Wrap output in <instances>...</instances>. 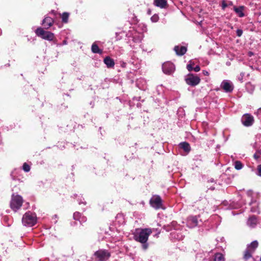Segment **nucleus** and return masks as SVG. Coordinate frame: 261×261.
Here are the masks:
<instances>
[{
	"label": "nucleus",
	"mask_w": 261,
	"mask_h": 261,
	"mask_svg": "<svg viewBox=\"0 0 261 261\" xmlns=\"http://www.w3.org/2000/svg\"><path fill=\"white\" fill-rule=\"evenodd\" d=\"M152 232L150 228L137 229L134 233V239L142 244L146 243Z\"/></svg>",
	"instance_id": "f257e3e1"
},
{
	"label": "nucleus",
	"mask_w": 261,
	"mask_h": 261,
	"mask_svg": "<svg viewBox=\"0 0 261 261\" xmlns=\"http://www.w3.org/2000/svg\"><path fill=\"white\" fill-rule=\"evenodd\" d=\"M36 222L37 217L36 214L31 212L25 213L22 218V223L25 226L31 227L34 225Z\"/></svg>",
	"instance_id": "f03ea898"
},
{
	"label": "nucleus",
	"mask_w": 261,
	"mask_h": 261,
	"mask_svg": "<svg viewBox=\"0 0 261 261\" xmlns=\"http://www.w3.org/2000/svg\"><path fill=\"white\" fill-rule=\"evenodd\" d=\"M23 203L22 197L19 195L13 194L10 203L11 208L14 212H16L22 206Z\"/></svg>",
	"instance_id": "7ed1b4c3"
},
{
	"label": "nucleus",
	"mask_w": 261,
	"mask_h": 261,
	"mask_svg": "<svg viewBox=\"0 0 261 261\" xmlns=\"http://www.w3.org/2000/svg\"><path fill=\"white\" fill-rule=\"evenodd\" d=\"M258 246V243L257 241H254L247 245L243 256V259L245 261H247L248 259L252 257V254L254 252Z\"/></svg>",
	"instance_id": "20e7f679"
},
{
	"label": "nucleus",
	"mask_w": 261,
	"mask_h": 261,
	"mask_svg": "<svg viewBox=\"0 0 261 261\" xmlns=\"http://www.w3.org/2000/svg\"><path fill=\"white\" fill-rule=\"evenodd\" d=\"M36 34L42 39L52 41L54 38V34L50 32L45 31L42 28H38L35 31Z\"/></svg>",
	"instance_id": "39448f33"
},
{
	"label": "nucleus",
	"mask_w": 261,
	"mask_h": 261,
	"mask_svg": "<svg viewBox=\"0 0 261 261\" xmlns=\"http://www.w3.org/2000/svg\"><path fill=\"white\" fill-rule=\"evenodd\" d=\"M185 80L188 85L193 87L198 85L200 82V79L198 75L191 73L185 76Z\"/></svg>",
	"instance_id": "423d86ee"
},
{
	"label": "nucleus",
	"mask_w": 261,
	"mask_h": 261,
	"mask_svg": "<svg viewBox=\"0 0 261 261\" xmlns=\"http://www.w3.org/2000/svg\"><path fill=\"white\" fill-rule=\"evenodd\" d=\"M110 253L106 249H99L94 253V256L99 261H106L110 257Z\"/></svg>",
	"instance_id": "0eeeda50"
},
{
	"label": "nucleus",
	"mask_w": 261,
	"mask_h": 261,
	"mask_svg": "<svg viewBox=\"0 0 261 261\" xmlns=\"http://www.w3.org/2000/svg\"><path fill=\"white\" fill-rule=\"evenodd\" d=\"M150 204L154 208L159 209L162 207V200L159 195H154L150 200Z\"/></svg>",
	"instance_id": "6e6552de"
},
{
	"label": "nucleus",
	"mask_w": 261,
	"mask_h": 261,
	"mask_svg": "<svg viewBox=\"0 0 261 261\" xmlns=\"http://www.w3.org/2000/svg\"><path fill=\"white\" fill-rule=\"evenodd\" d=\"M162 70L164 73L171 74L174 71L175 66L172 63L167 62L163 64Z\"/></svg>",
	"instance_id": "1a4fd4ad"
},
{
	"label": "nucleus",
	"mask_w": 261,
	"mask_h": 261,
	"mask_svg": "<svg viewBox=\"0 0 261 261\" xmlns=\"http://www.w3.org/2000/svg\"><path fill=\"white\" fill-rule=\"evenodd\" d=\"M241 121L244 126H250L254 123V118L249 114H245L242 116Z\"/></svg>",
	"instance_id": "9d476101"
},
{
	"label": "nucleus",
	"mask_w": 261,
	"mask_h": 261,
	"mask_svg": "<svg viewBox=\"0 0 261 261\" xmlns=\"http://www.w3.org/2000/svg\"><path fill=\"white\" fill-rule=\"evenodd\" d=\"M221 87L226 92H230L233 89V84L228 80H224L221 84Z\"/></svg>",
	"instance_id": "9b49d317"
},
{
	"label": "nucleus",
	"mask_w": 261,
	"mask_h": 261,
	"mask_svg": "<svg viewBox=\"0 0 261 261\" xmlns=\"http://www.w3.org/2000/svg\"><path fill=\"white\" fill-rule=\"evenodd\" d=\"M187 224L189 227L193 228L198 225V219L196 216H190L188 218Z\"/></svg>",
	"instance_id": "f8f14e48"
},
{
	"label": "nucleus",
	"mask_w": 261,
	"mask_h": 261,
	"mask_svg": "<svg viewBox=\"0 0 261 261\" xmlns=\"http://www.w3.org/2000/svg\"><path fill=\"white\" fill-rule=\"evenodd\" d=\"M54 19L50 17H46L42 21V24L44 25L45 29L49 28L53 24Z\"/></svg>",
	"instance_id": "ddd939ff"
},
{
	"label": "nucleus",
	"mask_w": 261,
	"mask_h": 261,
	"mask_svg": "<svg viewBox=\"0 0 261 261\" xmlns=\"http://www.w3.org/2000/svg\"><path fill=\"white\" fill-rule=\"evenodd\" d=\"M153 5L161 9L166 8L168 5L167 0H154Z\"/></svg>",
	"instance_id": "4468645a"
},
{
	"label": "nucleus",
	"mask_w": 261,
	"mask_h": 261,
	"mask_svg": "<svg viewBox=\"0 0 261 261\" xmlns=\"http://www.w3.org/2000/svg\"><path fill=\"white\" fill-rule=\"evenodd\" d=\"M174 51L178 56L184 55L187 51V47L184 46H175L174 48Z\"/></svg>",
	"instance_id": "2eb2a0df"
},
{
	"label": "nucleus",
	"mask_w": 261,
	"mask_h": 261,
	"mask_svg": "<svg viewBox=\"0 0 261 261\" xmlns=\"http://www.w3.org/2000/svg\"><path fill=\"white\" fill-rule=\"evenodd\" d=\"M73 217L74 220L79 221L81 224H82L87 221V218L84 216H82L79 212L74 213Z\"/></svg>",
	"instance_id": "dca6fc26"
},
{
	"label": "nucleus",
	"mask_w": 261,
	"mask_h": 261,
	"mask_svg": "<svg viewBox=\"0 0 261 261\" xmlns=\"http://www.w3.org/2000/svg\"><path fill=\"white\" fill-rule=\"evenodd\" d=\"M257 220L256 217L252 216L250 217L247 221V225L252 228L254 227L257 224Z\"/></svg>",
	"instance_id": "f3484780"
},
{
	"label": "nucleus",
	"mask_w": 261,
	"mask_h": 261,
	"mask_svg": "<svg viewBox=\"0 0 261 261\" xmlns=\"http://www.w3.org/2000/svg\"><path fill=\"white\" fill-rule=\"evenodd\" d=\"M103 62L108 68H111L114 66L115 63L114 60L109 57H106Z\"/></svg>",
	"instance_id": "a211bd4d"
},
{
	"label": "nucleus",
	"mask_w": 261,
	"mask_h": 261,
	"mask_svg": "<svg viewBox=\"0 0 261 261\" xmlns=\"http://www.w3.org/2000/svg\"><path fill=\"white\" fill-rule=\"evenodd\" d=\"M244 9V6H240L239 7H234L233 10L235 12L238 14V16L240 17L244 16V13L243 10Z\"/></svg>",
	"instance_id": "6ab92c4d"
},
{
	"label": "nucleus",
	"mask_w": 261,
	"mask_h": 261,
	"mask_svg": "<svg viewBox=\"0 0 261 261\" xmlns=\"http://www.w3.org/2000/svg\"><path fill=\"white\" fill-rule=\"evenodd\" d=\"M179 146L187 152H189L191 150V147L189 144L186 142L180 143L179 144Z\"/></svg>",
	"instance_id": "aec40b11"
},
{
	"label": "nucleus",
	"mask_w": 261,
	"mask_h": 261,
	"mask_svg": "<svg viewBox=\"0 0 261 261\" xmlns=\"http://www.w3.org/2000/svg\"><path fill=\"white\" fill-rule=\"evenodd\" d=\"M213 261H225L224 256L221 253H215Z\"/></svg>",
	"instance_id": "412c9836"
},
{
	"label": "nucleus",
	"mask_w": 261,
	"mask_h": 261,
	"mask_svg": "<svg viewBox=\"0 0 261 261\" xmlns=\"http://www.w3.org/2000/svg\"><path fill=\"white\" fill-rule=\"evenodd\" d=\"M91 50L95 54H101L102 53V50L99 48L98 45L95 43H93V44L92 45Z\"/></svg>",
	"instance_id": "4be33fe9"
},
{
	"label": "nucleus",
	"mask_w": 261,
	"mask_h": 261,
	"mask_svg": "<svg viewBox=\"0 0 261 261\" xmlns=\"http://www.w3.org/2000/svg\"><path fill=\"white\" fill-rule=\"evenodd\" d=\"M246 88L247 90L250 93H252L254 90V86L251 84L250 83H247L246 85Z\"/></svg>",
	"instance_id": "5701e85b"
},
{
	"label": "nucleus",
	"mask_w": 261,
	"mask_h": 261,
	"mask_svg": "<svg viewBox=\"0 0 261 261\" xmlns=\"http://www.w3.org/2000/svg\"><path fill=\"white\" fill-rule=\"evenodd\" d=\"M62 21L64 23H67L68 22V19L69 17V13L67 12H64L62 14L61 16Z\"/></svg>",
	"instance_id": "b1692460"
},
{
	"label": "nucleus",
	"mask_w": 261,
	"mask_h": 261,
	"mask_svg": "<svg viewBox=\"0 0 261 261\" xmlns=\"http://www.w3.org/2000/svg\"><path fill=\"white\" fill-rule=\"evenodd\" d=\"M234 168L237 170H240L243 168L242 163L239 161H237L234 163Z\"/></svg>",
	"instance_id": "393cba45"
},
{
	"label": "nucleus",
	"mask_w": 261,
	"mask_h": 261,
	"mask_svg": "<svg viewBox=\"0 0 261 261\" xmlns=\"http://www.w3.org/2000/svg\"><path fill=\"white\" fill-rule=\"evenodd\" d=\"M23 170L25 172H29L30 170V166L27 164L26 163H24L22 166Z\"/></svg>",
	"instance_id": "a878e982"
},
{
	"label": "nucleus",
	"mask_w": 261,
	"mask_h": 261,
	"mask_svg": "<svg viewBox=\"0 0 261 261\" xmlns=\"http://www.w3.org/2000/svg\"><path fill=\"white\" fill-rule=\"evenodd\" d=\"M159 16L156 14H154L151 17V20L152 21V22H157L158 20H159Z\"/></svg>",
	"instance_id": "bb28decb"
},
{
	"label": "nucleus",
	"mask_w": 261,
	"mask_h": 261,
	"mask_svg": "<svg viewBox=\"0 0 261 261\" xmlns=\"http://www.w3.org/2000/svg\"><path fill=\"white\" fill-rule=\"evenodd\" d=\"M187 68L189 71H191L193 70V66H192V61H190L189 64L187 65Z\"/></svg>",
	"instance_id": "cd10ccee"
},
{
	"label": "nucleus",
	"mask_w": 261,
	"mask_h": 261,
	"mask_svg": "<svg viewBox=\"0 0 261 261\" xmlns=\"http://www.w3.org/2000/svg\"><path fill=\"white\" fill-rule=\"evenodd\" d=\"M228 6V5L226 3V2L225 0H222L221 1V7L223 10H225V9Z\"/></svg>",
	"instance_id": "c85d7f7f"
},
{
	"label": "nucleus",
	"mask_w": 261,
	"mask_h": 261,
	"mask_svg": "<svg viewBox=\"0 0 261 261\" xmlns=\"http://www.w3.org/2000/svg\"><path fill=\"white\" fill-rule=\"evenodd\" d=\"M256 174L259 176H261V165L257 166Z\"/></svg>",
	"instance_id": "c756f323"
},
{
	"label": "nucleus",
	"mask_w": 261,
	"mask_h": 261,
	"mask_svg": "<svg viewBox=\"0 0 261 261\" xmlns=\"http://www.w3.org/2000/svg\"><path fill=\"white\" fill-rule=\"evenodd\" d=\"M244 76V73L243 72L241 73L240 75L238 77V80L239 81H240L241 82H243Z\"/></svg>",
	"instance_id": "7c9ffc66"
},
{
	"label": "nucleus",
	"mask_w": 261,
	"mask_h": 261,
	"mask_svg": "<svg viewBox=\"0 0 261 261\" xmlns=\"http://www.w3.org/2000/svg\"><path fill=\"white\" fill-rule=\"evenodd\" d=\"M237 35L238 37H241L243 34V31L241 29H238L237 30Z\"/></svg>",
	"instance_id": "2f4dec72"
},
{
	"label": "nucleus",
	"mask_w": 261,
	"mask_h": 261,
	"mask_svg": "<svg viewBox=\"0 0 261 261\" xmlns=\"http://www.w3.org/2000/svg\"><path fill=\"white\" fill-rule=\"evenodd\" d=\"M193 70L195 72H198L200 70V66L197 65L195 67L193 68Z\"/></svg>",
	"instance_id": "473e14b6"
},
{
	"label": "nucleus",
	"mask_w": 261,
	"mask_h": 261,
	"mask_svg": "<svg viewBox=\"0 0 261 261\" xmlns=\"http://www.w3.org/2000/svg\"><path fill=\"white\" fill-rule=\"evenodd\" d=\"M202 73L204 75L207 76L209 75V72L206 70H203Z\"/></svg>",
	"instance_id": "72a5a7b5"
},
{
	"label": "nucleus",
	"mask_w": 261,
	"mask_h": 261,
	"mask_svg": "<svg viewBox=\"0 0 261 261\" xmlns=\"http://www.w3.org/2000/svg\"><path fill=\"white\" fill-rule=\"evenodd\" d=\"M143 247L144 249H146L148 247V245L145 243H144L143 245Z\"/></svg>",
	"instance_id": "f704fd0d"
},
{
	"label": "nucleus",
	"mask_w": 261,
	"mask_h": 261,
	"mask_svg": "<svg viewBox=\"0 0 261 261\" xmlns=\"http://www.w3.org/2000/svg\"><path fill=\"white\" fill-rule=\"evenodd\" d=\"M254 157L256 159H257L259 157L258 156H257L256 154H254Z\"/></svg>",
	"instance_id": "c9c22d12"
},
{
	"label": "nucleus",
	"mask_w": 261,
	"mask_h": 261,
	"mask_svg": "<svg viewBox=\"0 0 261 261\" xmlns=\"http://www.w3.org/2000/svg\"><path fill=\"white\" fill-rule=\"evenodd\" d=\"M229 5H230V6L232 5V2H229Z\"/></svg>",
	"instance_id": "e433bc0d"
},
{
	"label": "nucleus",
	"mask_w": 261,
	"mask_h": 261,
	"mask_svg": "<svg viewBox=\"0 0 261 261\" xmlns=\"http://www.w3.org/2000/svg\"><path fill=\"white\" fill-rule=\"evenodd\" d=\"M194 62H193V61H192V66H194Z\"/></svg>",
	"instance_id": "4c0bfd02"
},
{
	"label": "nucleus",
	"mask_w": 261,
	"mask_h": 261,
	"mask_svg": "<svg viewBox=\"0 0 261 261\" xmlns=\"http://www.w3.org/2000/svg\"><path fill=\"white\" fill-rule=\"evenodd\" d=\"M81 203H84L85 204V202H79V204H81Z\"/></svg>",
	"instance_id": "58836bf2"
},
{
	"label": "nucleus",
	"mask_w": 261,
	"mask_h": 261,
	"mask_svg": "<svg viewBox=\"0 0 261 261\" xmlns=\"http://www.w3.org/2000/svg\"><path fill=\"white\" fill-rule=\"evenodd\" d=\"M260 261H261V256H260Z\"/></svg>",
	"instance_id": "ea45409f"
},
{
	"label": "nucleus",
	"mask_w": 261,
	"mask_h": 261,
	"mask_svg": "<svg viewBox=\"0 0 261 261\" xmlns=\"http://www.w3.org/2000/svg\"><path fill=\"white\" fill-rule=\"evenodd\" d=\"M260 111H261V110H260Z\"/></svg>",
	"instance_id": "a19ab883"
}]
</instances>
